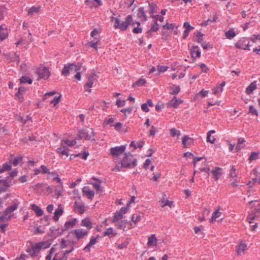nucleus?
Returning a JSON list of instances; mask_svg holds the SVG:
<instances>
[{
	"label": "nucleus",
	"mask_w": 260,
	"mask_h": 260,
	"mask_svg": "<svg viewBox=\"0 0 260 260\" xmlns=\"http://www.w3.org/2000/svg\"><path fill=\"white\" fill-rule=\"evenodd\" d=\"M61 98V95L58 96H55L52 100L50 101V103L53 104L54 105L58 103L60 101V99Z\"/></svg>",
	"instance_id": "obj_60"
},
{
	"label": "nucleus",
	"mask_w": 260,
	"mask_h": 260,
	"mask_svg": "<svg viewBox=\"0 0 260 260\" xmlns=\"http://www.w3.org/2000/svg\"><path fill=\"white\" fill-rule=\"evenodd\" d=\"M192 142L193 140L189 138L188 136H184L182 138V144L185 148L190 147Z\"/></svg>",
	"instance_id": "obj_20"
},
{
	"label": "nucleus",
	"mask_w": 260,
	"mask_h": 260,
	"mask_svg": "<svg viewBox=\"0 0 260 260\" xmlns=\"http://www.w3.org/2000/svg\"><path fill=\"white\" fill-rule=\"evenodd\" d=\"M256 89V82H252L246 89V93L248 94H251L253 90Z\"/></svg>",
	"instance_id": "obj_28"
},
{
	"label": "nucleus",
	"mask_w": 260,
	"mask_h": 260,
	"mask_svg": "<svg viewBox=\"0 0 260 260\" xmlns=\"http://www.w3.org/2000/svg\"><path fill=\"white\" fill-rule=\"evenodd\" d=\"M129 204H130V203H128V204H127L126 207H122L119 212L120 213H121L122 214L126 213L129 209Z\"/></svg>",
	"instance_id": "obj_57"
},
{
	"label": "nucleus",
	"mask_w": 260,
	"mask_h": 260,
	"mask_svg": "<svg viewBox=\"0 0 260 260\" xmlns=\"http://www.w3.org/2000/svg\"><path fill=\"white\" fill-rule=\"evenodd\" d=\"M74 211L79 214H82L85 211V203L82 202L75 201L74 203Z\"/></svg>",
	"instance_id": "obj_7"
},
{
	"label": "nucleus",
	"mask_w": 260,
	"mask_h": 260,
	"mask_svg": "<svg viewBox=\"0 0 260 260\" xmlns=\"http://www.w3.org/2000/svg\"><path fill=\"white\" fill-rule=\"evenodd\" d=\"M146 83V81L144 79H140L138 80L137 81L133 83V86L135 87L136 86H142L145 84Z\"/></svg>",
	"instance_id": "obj_47"
},
{
	"label": "nucleus",
	"mask_w": 260,
	"mask_h": 260,
	"mask_svg": "<svg viewBox=\"0 0 260 260\" xmlns=\"http://www.w3.org/2000/svg\"><path fill=\"white\" fill-rule=\"evenodd\" d=\"M137 160L136 158H134L133 155L128 152L125 154L124 157L115 167V170L120 171L122 168H133L136 166Z\"/></svg>",
	"instance_id": "obj_1"
},
{
	"label": "nucleus",
	"mask_w": 260,
	"mask_h": 260,
	"mask_svg": "<svg viewBox=\"0 0 260 260\" xmlns=\"http://www.w3.org/2000/svg\"><path fill=\"white\" fill-rule=\"evenodd\" d=\"M157 243V239L155 236V235H151L148 238V240L147 242V245L148 246H151L152 245H155Z\"/></svg>",
	"instance_id": "obj_32"
},
{
	"label": "nucleus",
	"mask_w": 260,
	"mask_h": 260,
	"mask_svg": "<svg viewBox=\"0 0 260 260\" xmlns=\"http://www.w3.org/2000/svg\"><path fill=\"white\" fill-rule=\"evenodd\" d=\"M99 236L95 238L94 237H92L91 239L90 240L88 244L86 246V247L84 248V250L85 251H90V247L96 244L97 242L96 239H98Z\"/></svg>",
	"instance_id": "obj_26"
},
{
	"label": "nucleus",
	"mask_w": 260,
	"mask_h": 260,
	"mask_svg": "<svg viewBox=\"0 0 260 260\" xmlns=\"http://www.w3.org/2000/svg\"><path fill=\"white\" fill-rule=\"evenodd\" d=\"M41 9V6H32L30 8H29L28 10V15H32L35 13H37L40 9Z\"/></svg>",
	"instance_id": "obj_33"
},
{
	"label": "nucleus",
	"mask_w": 260,
	"mask_h": 260,
	"mask_svg": "<svg viewBox=\"0 0 260 260\" xmlns=\"http://www.w3.org/2000/svg\"><path fill=\"white\" fill-rule=\"evenodd\" d=\"M48 242H40L32 245L30 248L27 249L26 251L33 257L37 256L41 249H46L50 246Z\"/></svg>",
	"instance_id": "obj_2"
},
{
	"label": "nucleus",
	"mask_w": 260,
	"mask_h": 260,
	"mask_svg": "<svg viewBox=\"0 0 260 260\" xmlns=\"http://www.w3.org/2000/svg\"><path fill=\"white\" fill-rule=\"evenodd\" d=\"M64 143L67 144L69 146H72L75 145L76 144V140H63Z\"/></svg>",
	"instance_id": "obj_53"
},
{
	"label": "nucleus",
	"mask_w": 260,
	"mask_h": 260,
	"mask_svg": "<svg viewBox=\"0 0 260 260\" xmlns=\"http://www.w3.org/2000/svg\"><path fill=\"white\" fill-rule=\"evenodd\" d=\"M115 224L119 229L124 230L125 228V225H124V220L117 221L116 223H115Z\"/></svg>",
	"instance_id": "obj_51"
},
{
	"label": "nucleus",
	"mask_w": 260,
	"mask_h": 260,
	"mask_svg": "<svg viewBox=\"0 0 260 260\" xmlns=\"http://www.w3.org/2000/svg\"><path fill=\"white\" fill-rule=\"evenodd\" d=\"M125 148L126 147L125 145L112 147L110 149V154L114 157H117L125 151Z\"/></svg>",
	"instance_id": "obj_5"
},
{
	"label": "nucleus",
	"mask_w": 260,
	"mask_h": 260,
	"mask_svg": "<svg viewBox=\"0 0 260 260\" xmlns=\"http://www.w3.org/2000/svg\"><path fill=\"white\" fill-rule=\"evenodd\" d=\"M89 155V152L84 151V153H79L74 155L75 157H79L84 160L87 159V157Z\"/></svg>",
	"instance_id": "obj_45"
},
{
	"label": "nucleus",
	"mask_w": 260,
	"mask_h": 260,
	"mask_svg": "<svg viewBox=\"0 0 260 260\" xmlns=\"http://www.w3.org/2000/svg\"><path fill=\"white\" fill-rule=\"evenodd\" d=\"M8 36V31L7 29L3 28L2 26H0V40H4Z\"/></svg>",
	"instance_id": "obj_34"
},
{
	"label": "nucleus",
	"mask_w": 260,
	"mask_h": 260,
	"mask_svg": "<svg viewBox=\"0 0 260 260\" xmlns=\"http://www.w3.org/2000/svg\"><path fill=\"white\" fill-rule=\"evenodd\" d=\"M7 59L9 60L10 61H17L18 63L20 62L19 56L16 53H14L12 54L10 53L8 55H7Z\"/></svg>",
	"instance_id": "obj_25"
},
{
	"label": "nucleus",
	"mask_w": 260,
	"mask_h": 260,
	"mask_svg": "<svg viewBox=\"0 0 260 260\" xmlns=\"http://www.w3.org/2000/svg\"><path fill=\"white\" fill-rule=\"evenodd\" d=\"M213 177L215 180H217L222 175V169L219 167H216L215 170L211 171Z\"/></svg>",
	"instance_id": "obj_17"
},
{
	"label": "nucleus",
	"mask_w": 260,
	"mask_h": 260,
	"mask_svg": "<svg viewBox=\"0 0 260 260\" xmlns=\"http://www.w3.org/2000/svg\"><path fill=\"white\" fill-rule=\"evenodd\" d=\"M159 29V24L156 21H153L151 24V28L149 29L147 33L148 34L147 37L149 38L150 37V33L151 32L156 31Z\"/></svg>",
	"instance_id": "obj_22"
},
{
	"label": "nucleus",
	"mask_w": 260,
	"mask_h": 260,
	"mask_svg": "<svg viewBox=\"0 0 260 260\" xmlns=\"http://www.w3.org/2000/svg\"><path fill=\"white\" fill-rule=\"evenodd\" d=\"M258 154H259L258 152H251V153L249 157V160L250 161H251L252 160L257 159L258 158Z\"/></svg>",
	"instance_id": "obj_50"
},
{
	"label": "nucleus",
	"mask_w": 260,
	"mask_h": 260,
	"mask_svg": "<svg viewBox=\"0 0 260 260\" xmlns=\"http://www.w3.org/2000/svg\"><path fill=\"white\" fill-rule=\"evenodd\" d=\"M151 17L154 19L153 21H156V22H157V21L162 22L164 19V17L159 15H151Z\"/></svg>",
	"instance_id": "obj_46"
},
{
	"label": "nucleus",
	"mask_w": 260,
	"mask_h": 260,
	"mask_svg": "<svg viewBox=\"0 0 260 260\" xmlns=\"http://www.w3.org/2000/svg\"><path fill=\"white\" fill-rule=\"evenodd\" d=\"M77 222L76 218L72 219L71 220L67 221L65 222L64 225V231L68 230L70 228H73L76 224Z\"/></svg>",
	"instance_id": "obj_21"
},
{
	"label": "nucleus",
	"mask_w": 260,
	"mask_h": 260,
	"mask_svg": "<svg viewBox=\"0 0 260 260\" xmlns=\"http://www.w3.org/2000/svg\"><path fill=\"white\" fill-rule=\"evenodd\" d=\"M225 36L228 39H232L236 36V33L233 30H229L225 32Z\"/></svg>",
	"instance_id": "obj_48"
},
{
	"label": "nucleus",
	"mask_w": 260,
	"mask_h": 260,
	"mask_svg": "<svg viewBox=\"0 0 260 260\" xmlns=\"http://www.w3.org/2000/svg\"><path fill=\"white\" fill-rule=\"evenodd\" d=\"M25 91V88L24 87H20L18 88V92L15 95V97L16 98H18L19 99V102L20 103L23 101V96H21L20 95H22Z\"/></svg>",
	"instance_id": "obj_24"
},
{
	"label": "nucleus",
	"mask_w": 260,
	"mask_h": 260,
	"mask_svg": "<svg viewBox=\"0 0 260 260\" xmlns=\"http://www.w3.org/2000/svg\"><path fill=\"white\" fill-rule=\"evenodd\" d=\"M137 16L141 21H145L147 20V17L144 7H140L139 8L137 13Z\"/></svg>",
	"instance_id": "obj_15"
},
{
	"label": "nucleus",
	"mask_w": 260,
	"mask_h": 260,
	"mask_svg": "<svg viewBox=\"0 0 260 260\" xmlns=\"http://www.w3.org/2000/svg\"><path fill=\"white\" fill-rule=\"evenodd\" d=\"M112 19L115 21L114 27L115 28H119L121 30H125L132 21V16L131 15L127 16L124 21H121L117 18L113 17Z\"/></svg>",
	"instance_id": "obj_3"
},
{
	"label": "nucleus",
	"mask_w": 260,
	"mask_h": 260,
	"mask_svg": "<svg viewBox=\"0 0 260 260\" xmlns=\"http://www.w3.org/2000/svg\"><path fill=\"white\" fill-rule=\"evenodd\" d=\"M63 212V210L62 207L59 205L57 209H56L54 212V215L53 217V219L54 221H57L58 220L59 217L62 215Z\"/></svg>",
	"instance_id": "obj_18"
},
{
	"label": "nucleus",
	"mask_w": 260,
	"mask_h": 260,
	"mask_svg": "<svg viewBox=\"0 0 260 260\" xmlns=\"http://www.w3.org/2000/svg\"><path fill=\"white\" fill-rule=\"evenodd\" d=\"M149 14L151 15H154L153 13L156 12V9L157 8V6L156 4L151 3H149Z\"/></svg>",
	"instance_id": "obj_35"
},
{
	"label": "nucleus",
	"mask_w": 260,
	"mask_h": 260,
	"mask_svg": "<svg viewBox=\"0 0 260 260\" xmlns=\"http://www.w3.org/2000/svg\"><path fill=\"white\" fill-rule=\"evenodd\" d=\"M182 102V101L181 99H178L176 96H174V98L168 103V107L170 108H177Z\"/></svg>",
	"instance_id": "obj_14"
},
{
	"label": "nucleus",
	"mask_w": 260,
	"mask_h": 260,
	"mask_svg": "<svg viewBox=\"0 0 260 260\" xmlns=\"http://www.w3.org/2000/svg\"><path fill=\"white\" fill-rule=\"evenodd\" d=\"M22 156H18L13 158V156L12 155H11L10 158H9V160L14 166H17L18 164L22 161Z\"/></svg>",
	"instance_id": "obj_29"
},
{
	"label": "nucleus",
	"mask_w": 260,
	"mask_h": 260,
	"mask_svg": "<svg viewBox=\"0 0 260 260\" xmlns=\"http://www.w3.org/2000/svg\"><path fill=\"white\" fill-rule=\"evenodd\" d=\"M164 30L165 29H173L174 28V25L173 23H167L165 25L162 26Z\"/></svg>",
	"instance_id": "obj_55"
},
{
	"label": "nucleus",
	"mask_w": 260,
	"mask_h": 260,
	"mask_svg": "<svg viewBox=\"0 0 260 260\" xmlns=\"http://www.w3.org/2000/svg\"><path fill=\"white\" fill-rule=\"evenodd\" d=\"M113 126H114L115 130L117 131H120L122 128V124L121 122L116 123Z\"/></svg>",
	"instance_id": "obj_63"
},
{
	"label": "nucleus",
	"mask_w": 260,
	"mask_h": 260,
	"mask_svg": "<svg viewBox=\"0 0 260 260\" xmlns=\"http://www.w3.org/2000/svg\"><path fill=\"white\" fill-rule=\"evenodd\" d=\"M168 69V67L167 66H159L157 67V71L159 73H164V72H166Z\"/></svg>",
	"instance_id": "obj_59"
},
{
	"label": "nucleus",
	"mask_w": 260,
	"mask_h": 260,
	"mask_svg": "<svg viewBox=\"0 0 260 260\" xmlns=\"http://www.w3.org/2000/svg\"><path fill=\"white\" fill-rule=\"evenodd\" d=\"M170 91L169 93L171 95L177 94L180 91V88L179 86H176L173 85L169 87Z\"/></svg>",
	"instance_id": "obj_30"
},
{
	"label": "nucleus",
	"mask_w": 260,
	"mask_h": 260,
	"mask_svg": "<svg viewBox=\"0 0 260 260\" xmlns=\"http://www.w3.org/2000/svg\"><path fill=\"white\" fill-rule=\"evenodd\" d=\"M221 212L219 210H216L212 214L211 218L210 219V222L213 223L216 219L217 218L220 216Z\"/></svg>",
	"instance_id": "obj_37"
},
{
	"label": "nucleus",
	"mask_w": 260,
	"mask_h": 260,
	"mask_svg": "<svg viewBox=\"0 0 260 260\" xmlns=\"http://www.w3.org/2000/svg\"><path fill=\"white\" fill-rule=\"evenodd\" d=\"M6 14V10L4 8L0 7V20L4 19Z\"/></svg>",
	"instance_id": "obj_61"
},
{
	"label": "nucleus",
	"mask_w": 260,
	"mask_h": 260,
	"mask_svg": "<svg viewBox=\"0 0 260 260\" xmlns=\"http://www.w3.org/2000/svg\"><path fill=\"white\" fill-rule=\"evenodd\" d=\"M190 50L192 58L196 59L200 57L201 51L198 46H192Z\"/></svg>",
	"instance_id": "obj_13"
},
{
	"label": "nucleus",
	"mask_w": 260,
	"mask_h": 260,
	"mask_svg": "<svg viewBox=\"0 0 260 260\" xmlns=\"http://www.w3.org/2000/svg\"><path fill=\"white\" fill-rule=\"evenodd\" d=\"M244 142L245 140L244 138H240L238 139V144L236 147L237 151L241 150V149L244 147V145H243V143Z\"/></svg>",
	"instance_id": "obj_36"
},
{
	"label": "nucleus",
	"mask_w": 260,
	"mask_h": 260,
	"mask_svg": "<svg viewBox=\"0 0 260 260\" xmlns=\"http://www.w3.org/2000/svg\"><path fill=\"white\" fill-rule=\"evenodd\" d=\"M248 113L255 115L256 116H257L258 115L257 110L252 105L249 106Z\"/></svg>",
	"instance_id": "obj_44"
},
{
	"label": "nucleus",
	"mask_w": 260,
	"mask_h": 260,
	"mask_svg": "<svg viewBox=\"0 0 260 260\" xmlns=\"http://www.w3.org/2000/svg\"><path fill=\"white\" fill-rule=\"evenodd\" d=\"M94 136L95 133L93 128H89V129L87 128L83 129L78 132V138L79 139H84L91 141H95Z\"/></svg>",
	"instance_id": "obj_4"
},
{
	"label": "nucleus",
	"mask_w": 260,
	"mask_h": 260,
	"mask_svg": "<svg viewBox=\"0 0 260 260\" xmlns=\"http://www.w3.org/2000/svg\"><path fill=\"white\" fill-rule=\"evenodd\" d=\"M39 79H47L50 76L49 69L46 67H40L37 71Z\"/></svg>",
	"instance_id": "obj_6"
},
{
	"label": "nucleus",
	"mask_w": 260,
	"mask_h": 260,
	"mask_svg": "<svg viewBox=\"0 0 260 260\" xmlns=\"http://www.w3.org/2000/svg\"><path fill=\"white\" fill-rule=\"evenodd\" d=\"M128 244V241H125L121 244H119L117 245V248L119 249H122L126 248Z\"/></svg>",
	"instance_id": "obj_56"
},
{
	"label": "nucleus",
	"mask_w": 260,
	"mask_h": 260,
	"mask_svg": "<svg viewBox=\"0 0 260 260\" xmlns=\"http://www.w3.org/2000/svg\"><path fill=\"white\" fill-rule=\"evenodd\" d=\"M183 27L186 28L185 29L188 30L189 31H191L194 28V27L191 26L190 25L189 23L188 22H185L184 23Z\"/></svg>",
	"instance_id": "obj_58"
},
{
	"label": "nucleus",
	"mask_w": 260,
	"mask_h": 260,
	"mask_svg": "<svg viewBox=\"0 0 260 260\" xmlns=\"http://www.w3.org/2000/svg\"><path fill=\"white\" fill-rule=\"evenodd\" d=\"M114 121V118H106L103 122V125L104 126H105L106 125L109 124L111 126H113L114 124H113V123Z\"/></svg>",
	"instance_id": "obj_40"
},
{
	"label": "nucleus",
	"mask_w": 260,
	"mask_h": 260,
	"mask_svg": "<svg viewBox=\"0 0 260 260\" xmlns=\"http://www.w3.org/2000/svg\"><path fill=\"white\" fill-rule=\"evenodd\" d=\"M11 170V165L5 163L3 165L2 168L0 169V174L5 172Z\"/></svg>",
	"instance_id": "obj_43"
},
{
	"label": "nucleus",
	"mask_w": 260,
	"mask_h": 260,
	"mask_svg": "<svg viewBox=\"0 0 260 260\" xmlns=\"http://www.w3.org/2000/svg\"><path fill=\"white\" fill-rule=\"evenodd\" d=\"M203 36V34L201 31H198L196 34V37L198 38V42L199 43H201L203 40L202 37Z\"/></svg>",
	"instance_id": "obj_62"
},
{
	"label": "nucleus",
	"mask_w": 260,
	"mask_h": 260,
	"mask_svg": "<svg viewBox=\"0 0 260 260\" xmlns=\"http://www.w3.org/2000/svg\"><path fill=\"white\" fill-rule=\"evenodd\" d=\"M170 135L172 137H175L176 136H179L180 135V131L176 129L175 128H171L170 130Z\"/></svg>",
	"instance_id": "obj_49"
},
{
	"label": "nucleus",
	"mask_w": 260,
	"mask_h": 260,
	"mask_svg": "<svg viewBox=\"0 0 260 260\" xmlns=\"http://www.w3.org/2000/svg\"><path fill=\"white\" fill-rule=\"evenodd\" d=\"M31 209L35 212L37 216H41L44 213V211L36 204L31 205Z\"/></svg>",
	"instance_id": "obj_23"
},
{
	"label": "nucleus",
	"mask_w": 260,
	"mask_h": 260,
	"mask_svg": "<svg viewBox=\"0 0 260 260\" xmlns=\"http://www.w3.org/2000/svg\"><path fill=\"white\" fill-rule=\"evenodd\" d=\"M249 44V42L247 39H243V40L238 41L236 43L235 46L236 48L239 49L250 50Z\"/></svg>",
	"instance_id": "obj_9"
},
{
	"label": "nucleus",
	"mask_w": 260,
	"mask_h": 260,
	"mask_svg": "<svg viewBox=\"0 0 260 260\" xmlns=\"http://www.w3.org/2000/svg\"><path fill=\"white\" fill-rule=\"evenodd\" d=\"M16 183V181H14L13 183H12V179L7 178V179H2L0 180V184H2L3 186L0 187V192H4L6 191L10 185L15 184Z\"/></svg>",
	"instance_id": "obj_8"
},
{
	"label": "nucleus",
	"mask_w": 260,
	"mask_h": 260,
	"mask_svg": "<svg viewBox=\"0 0 260 260\" xmlns=\"http://www.w3.org/2000/svg\"><path fill=\"white\" fill-rule=\"evenodd\" d=\"M72 233L76 235L77 239L82 238L87 234V232L82 229L74 230L72 231Z\"/></svg>",
	"instance_id": "obj_16"
},
{
	"label": "nucleus",
	"mask_w": 260,
	"mask_h": 260,
	"mask_svg": "<svg viewBox=\"0 0 260 260\" xmlns=\"http://www.w3.org/2000/svg\"><path fill=\"white\" fill-rule=\"evenodd\" d=\"M74 66H75V63H68L67 64H64V67L62 69L61 74L64 76H67L69 75V69H74Z\"/></svg>",
	"instance_id": "obj_19"
},
{
	"label": "nucleus",
	"mask_w": 260,
	"mask_h": 260,
	"mask_svg": "<svg viewBox=\"0 0 260 260\" xmlns=\"http://www.w3.org/2000/svg\"><path fill=\"white\" fill-rule=\"evenodd\" d=\"M12 216V215L7 216L4 214L3 216H0V224L4 223V222L9 220Z\"/></svg>",
	"instance_id": "obj_42"
},
{
	"label": "nucleus",
	"mask_w": 260,
	"mask_h": 260,
	"mask_svg": "<svg viewBox=\"0 0 260 260\" xmlns=\"http://www.w3.org/2000/svg\"><path fill=\"white\" fill-rule=\"evenodd\" d=\"M247 249V245L244 243H241L237 246V252L240 255Z\"/></svg>",
	"instance_id": "obj_31"
},
{
	"label": "nucleus",
	"mask_w": 260,
	"mask_h": 260,
	"mask_svg": "<svg viewBox=\"0 0 260 260\" xmlns=\"http://www.w3.org/2000/svg\"><path fill=\"white\" fill-rule=\"evenodd\" d=\"M116 234H117L114 232L113 228H110L103 233V236H108L109 238H111L116 236Z\"/></svg>",
	"instance_id": "obj_27"
},
{
	"label": "nucleus",
	"mask_w": 260,
	"mask_h": 260,
	"mask_svg": "<svg viewBox=\"0 0 260 260\" xmlns=\"http://www.w3.org/2000/svg\"><path fill=\"white\" fill-rule=\"evenodd\" d=\"M55 252V248L52 247L49 251L48 254L46 257V260H51L52 254Z\"/></svg>",
	"instance_id": "obj_54"
},
{
	"label": "nucleus",
	"mask_w": 260,
	"mask_h": 260,
	"mask_svg": "<svg viewBox=\"0 0 260 260\" xmlns=\"http://www.w3.org/2000/svg\"><path fill=\"white\" fill-rule=\"evenodd\" d=\"M69 150L68 147L63 144H61L60 146L56 149V152L58 154L61 156L65 155L66 157L69 155Z\"/></svg>",
	"instance_id": "obj_12"
},
{
	"label": "nucleus",
	"mask_w": 260,
	"mask_h": 260,
	"mask_svg": "<svg viewBox=\"0 0 260 260\" xmlns=\"http://www.w3.org/2000/svg\"><path fill=\"white\" fill-rule=\"evenodd\" d=\"M141 219V216L138 214H133L132 216V221L136 223Z\"/></svg>",
	"instance_id": "obj_52"
},
{
	"label": "nucleus",
	"mask_w": 260,
	"mask_h": 260,
	"mask_svg": "<svg viewBox=\"0 0 260 260\" xmlns=\"http://www.w3.org/2000/svg\"><path fill=\"white\" fill-rule=\"evenodd\" d=\"M81 225L83 226H86L89 229L92 228V223L88 218H85L82 220Z\"/></svg>",
	"instance_id": "obj_39"
},
{
	"label": "nucleus",
	"mask_w": 260,
	"mask_h": 260,
	"mask_svg": "<svg viewBox=\"0 0 260 260\" xmlns=\"http://www.w3.org/2000/svg\"><path fill=\"white\" fill-rule=\"evenodd\" d=\"M123 218V215L119 211L116 212L113 217L112 222L116 223L117 221H119Z\"/></svg>",
	"instance_id": "obj_38"
},
{
	"label": "nucleus",
	"mask_w": 260,
	"mask_h": 260,
	"mask_svg": "<svg viewBox=\"0 0 260 260\" xmlns=\"http://www.w3.org/2000/svg\"><path fill=\"white\" fill-rule=\"evenodd\" d=\"M19 204V202L17 201L12 202L11 205L6 208L4 214L7 216H9V214L13 212L17 209Z\"/></svg>",
	"instance_id": "obj_10"
},
{
	"label": "nucleus",
	"mask_w": 260,
	"mask_h": 260,
	"mask_svg": "<svg viewBox=\"0 0 260 260\" xmlns=\"http://www.w3.org/2000/svg\"><path fill=\"white\" fill-rule=\"evenodd\" d=\"M20 83H21V84H23V83H28L30 84L32 83V80L30 78L28 77L22 76L20 79Z\"/></svg>",
	"instance_id": "obj_41"
},
{
	"label": "nucleus",
	"mask_w": 260,
	"mask_h": 260,
	"mask_svg": "<svg viewBox=\"0 0 260 260\" xmlns=\"http://www.w3.org/2000/svg\"><path fill=\"white\" fill-rule=\"evenodd\" d=\"M82 193L83 196L90 200H92L94 196V191L91 190L88 186H84L82 188Z\"/></svg>",
	"instance_id": "obj_11"
},
{
	"label": "nucleus",
	"mask_w": 260,
	"mask_h": 260,
	"mask_svg": "<svg viewBox=\"0 0 260 260\" xmlns=\"http://www.w3.org/2000/svg\"><path fill=\"white\" fill-rule=\"evenodd\" d=\"M61 253H56L52 260H63V258L61 257Z\"/></svg>",
	"instance_id": "obj_64"
}]
</instances>
